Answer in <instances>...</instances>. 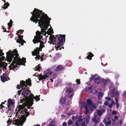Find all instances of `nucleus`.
I'll use <instances>...</instances> for the list:
<instances>
[{"mask_svg":"<svg viewBox=\"0 0 126 126\" xmlns=\"http://www.w3.org/2000/svg\"><path fill=\"white\" fill-rule=\"evenodd\" d=\"M32 15L31 18L30 20L35 22V23L38 22V26L41 28V31L45 33H47L49 35L53 33L52 28L50 26V28L48 29L47 32H46L48 26H50L49 21L51 18H49L46 14L42 12V11L35 8L33 12H31Z\"/></svg>","mask_w":126,"mask_h":126,"instance_id":"nucleus-1","label":"nucleus"},{"mask_svg":"<svg viewBox=\"0 0 126 126\" xmlns=\"http://www.w3.org/2000/svg\"><path fill=\"white\" fill-rule=\"evenodd\" d=\"M6 58L8 62H11L13 60L12 63L9 66L10 70L15 68L18 65H24L26 62V59L23 58L20 59L19 55L16 49L13 51L10 50L6 53Z\"/></svg>","mask_w":126,"mask_h":126,"instance_id":"nucleus-2","label":"nucleus"},{"mask_svg":"<svg viewBox=\"0 0 126 126\" xmlns=\"http://www.w3.org/2000/svg\"><path fill=\"white\" fill-rule=\"evenodd\" d=\"M16 111H17L16 115V117L21 116L20 119L15 120L13 121V124L18 126H22L26 120V117L29 115V113L27 112V110L21 105H19L16 108Z\"/></svg>","mask_w":126,"mask_h":126,"instance_id":"nucleus-3","label":"nucleus"},{"mask_svg":"<svg viewBox=\"0 0 126 126\" xmlns=\"http://www.w3.org/2000/svg\"><path fill=\"white\" fill-rule=\"evenodd\" d=\"M56 36L58 37V41L56 43V38L53 35L50 36L49 37L50 41H48V42L50 44L52 43L54 44L55 43L56 44L55 45V48H56L57 50H59V48L63 44V40H65V36L64 35H56Z\"/></svg>","mask_w":126,"mask_h":126,"instance_id":"nucleus-4","label":"nucleus"},{"mask_svg":"<svg viewBox=\"0 0 126 126\" xmlns=\"http://www.w3.org/2000/svg\"><path fill=\"white\" fill-rule=\"evenodd\" d=\"M40 96V95L39 96H36L34 97L33 94H31L29 97H25L23 100H21V102L23 103V105L24 107H27V108L29 109L30 108V107L32 106L33 104V100L35 99L36 101H39L40 99L39 97Z\"/></svg>","mask_w":126,"mask_h":126,"instance_id":"nucleus-5","label":"nucleus"},{"mask_svg":"<svg viewBox=\"0 0 126 126\" xmlns=\"http://www.w3.org/2000/svg\"><path fill=\"white\" fill-rule=\"evenodd\" d=\"M109 89L110 91L108 93V96L113 97L115 96H116L117 97H115V100L116 103H118V98L119 97V95L121 92L118 91L116 89L114 88L112 83L111 84Z\"/></svg>","mask_w":126,"mask_h":126,"instance_id":"nucleus-6","label":"nucleus"},{"mask_svg":"<svg viewBox=\"0 0 126 126\" xmlns=\"http://www.w3.org/2000/svg\"><path fill=\"white\" fill-rule=\"evenodd\" d=\"M84 107L86 109L84 113L86 114L88 112L89 110H93V109L95 108L96 106L95 104L93 103L91 100L88 99L85 104L84 105Z\"/></svg>","mask_w":126,"mask_h":126,"instance_id":"nucleus-7","label":"nucleus"},{"mask_svg":"<svg viewBox=\"0 0 126 126\" xmlns=\"http://www.w3.org/2000/svg\"><path fill=\"white\" fill-rule=\"evenodd\" d=\"M36 35L34 36V39L33 40V42L35 44L40 42V48L42 49L44 47L43 43L40 41V39L42 37V35H41V33L38 31H37L36 32Z\"/></svg>","mask_w":126,"mask_h":126,"instance_id":"nucleus-8","label":"nucleus"},{"mask_svg":"<svg viewBox=\"0 0 126 126\" xmlns=\"http://www.w3.org/2000/svg\"><path fill=\"white\" fill-rule=\"evenodd\" d=\"M52 72L49 70H46L44 72V73L45 75L42 76L41 75H39L38 78L39 81L41 80H43L46 79L48 77H50L52 76Z\"/></svg>","mask_w":126,"mask_h":126,"instance_id":"nucleus-9","label":"nucleus"},{"mask_svg":"<svg viewBox=\"0 0 126 126\" xmlns=\"http://www.w3.org/2000/svg\"><path fill=\"white\" fill-rule=\"evenodd\" d=\"M31 83V80L29 79H28V80H26V82L23 80L21 81L20 86H19L18 84L17 85V88L18 89H19L20 86L23 89L25 88L24 87H27V85L31 86V85H30Z\"/></svg>","mask_w":126,"mask_h":126,"instance_id":"nucleus-10","label":"nucleus"},{"mask_svg":"<svg viewBox=\"0 0 126 126\" xmlns=\"http://www.w3.org/2000/svg\"><path fill=\"white\" fill-rule=\"evenodd\" d=\"M92 77L90 78V81H91L92 80H93L94 82L96 83H99L100 81V78L96 74L93 76L92 75Z\"/></svg>","mask_w":126,"mask_h":126,"instance_id":"nucleus-11","label":"nucleus"},{"mask_svg":"<svg viewBox=\"0 0 126 126\" xmlns=\"http://www.w3.org/2000/svg\"><path fill=\"white\" fill-rule=\"evenodd\" d=\"M39 49L38 48L36 49H35L34 51L32 53V55L36 56L35 58L36 60H39L40 58V56L39 55Z\"/></svg>","mask_w":126,"mask_h":126,"instance_id":"nucleus-12","label":"nucleus"},{"mask_svg":"<svg viewBox=\"0 0 126 126\" xmlns=\"http://www.w3.org/2000/svg\"><path fill=\"white\" fill-rule=\"evenodd\" d=\"M1 80L3 82H5L9 79L8 74L6 73L3 74L2 76H1Z\"/></svg>","mask_w":126,"mask_h":126,"instance_id":"nucleus-13","label":"nucleus"},{"mask_svg":"<svg viewBox=\"0 0 126 126\" xmlns=\"http://www.w3.org/2000/svg\"><path fill=\"white\" fill-rule=\"evenodd\" d=\"M23 35L18 36V39L16 40L17 42L21 44V45H23L24 43H26V42L23 39Z\"/></svg>","mask_w":126,"mask_h":126,"instance_id":"nucleus-14","label":"nucleus"},{"mask_svg":"<svg viewBox=\"0 0 126 126\" xmlns=\"http://www.w3.org/2000/svg\"><path fill=\"white\" fill-rule=\"evenodd\" d=\"M76 118L78 119V120L75 123L76 126H79L80 124V122L82 121V116L81 115L77 116H76Z\"/></svg>","mask_w":126,"mask_h":126,"instance_id":"nucleus-15","label":"nucleus"},{"mask_svg":"<svg viewBox=\"0 0 126 126\" xmlns=\"http://www.w3.org/2000/svg\"><path fill=\"white\" fill-rule=\"evenodd\" d=\"M7 65V64L6 63L0 62V67L5 69L6 68Z\"/></svg>","mask_w":126,"mask_h":126,"instance_id":"nucleus-16","label":"nucleus"},{"mask_svg":"<svg viewBox=\"0 0 126 126\" xmlns=\"http://www.w3.org/2000/svg\"><path fill=\"white\" fill-rule=\"evenodd\" d=\"M105 111V110L104 109H102L97 110V113L98 115H101Z\"/></svg>","mask_w":126,"mask_h":126,"instance_id":"nucleus-17","label":"nucleus"},{"mask_svg":"<svg viewBox=\"0 0 126 126\" xmlns=\"http://www.w3.org/2000/svg\"><path fill=\"white\" fill-rule=\"evenodd\" d=\"M29 91L28 90L23 89L22 92V94L23 95H27L29 94Z\"/></svg>","mask_w":126,"mask_h":126,"instance_id":"nucleus-18","label":"nucleus"},{"mask_svg":"<svg viewBox=\"0 0 126 126\" xmlns=\"http://www.w3.org/2000/svg\"><path fill=\"white\" fill-rule=\"evenodd\" d=\"M103 122L106 125H110L111 123V121L108 119L104 120Z\"/></svg>","mask_w":126,"mask_h":126,"instance_id":"nucleus-19","label":"nucleus"},{"mask_svg":"<svg viewBox=\"0 0 126 126\" xmlns=\"http://www.w3.org/2000/svg\"><path fill=\"white\" fill-rule=\"evenodd\" d=\"M87 58L90 60L91 59V58L94 55L91 52H88L87 53Z\"/></svg>","mask_w":126,"mask_h":126,"instance_id":"nucleus-20","label":"nucleus"},{"mask_svg":"<svg viewBox=\"0 0 126 126\" xmlns=\"http://www.w3.org/2000/svg\"><path fill=\"white\" fill-rule=\"evenodd\" d=\"M122 99L124 101H126V91H124L123 92L122 95Z\"/></svg>","mask_w":126,"mask_h":126,"instance_id":"nucleus-21","label":"nucleus"},{"mask_svg":"<svg viewBox=\"0 0 126 126\" xmlns=\"http://www.w3.org/2000/svg\"><path fill=\"white\" fill-rule=\"evenodd\" d=\"M65 102V99L64 97H61L60 100V104H63Z\"/></svg>","mask_w":126,"mask_h":126,"instance_id":"nucleus-22","label":"nucleus"},{"mask_svg":"<svg viewBox=\"0 0 126 126\" xmlns=\"http://www.w3.org/2000/svg\"><path fill=\"white\" fill-rule=\"evenodd\" d=\"M63 68V67L61 65H58L55 68L56 70L58 71L62 70Z\"/></svg>","mask_w":126,"mask_h":126,"instance_id":"nucleus-23","label":"nucleus"},{"mask_svg":"<svg viewBox=\"0 0 126 126\" xmlns=\"http://www.w3.org/2000/svg\"><path fill=\"white\" fill-rule=\"evenodd\" d=\"M105 99L107 100H108L109 101H111V102L112 104H115V102L113 101V99H111L110 97H105Z\"/></svg>","mask_w":126,"mask_h":126,"instance_id":"nucleus-24","label":"nucleus"},{"mask_svg":"<svg viewBox=\"0 0 126 126\" xmlns=\"http://www.w3.org/2000/svg\"><path fill=\"white\" fill-rule=\"evenodd\" d=\"M8 103L10 105H13L15 104L14 102L10 99H8Z\"/></svg>","mask_w":126,"mask_h":126,"instance_id":"nucleus-25","label":"nucleus"},{"mask_svg":"<svg viewBox=\"0 0 126 126\" xmlns=\"http://www.w3.org/2000/svg\"><path fill=\"white\" fill-rule=\"evenodd\" d=\"M9 3H6L2 7L4 9H5L6 8H7L8 6H9Z\"/></svg>","mask_w":126,"mask_h":126,"instance_id":"nucleus-26","label":"nucleus"},{"mask_svg":"<svg viewBox=\"0 0 126 126\" xmlns=\"http://www.w3.org/2000/svg\"><path fill=\"white\" fill-rule=\"evenodd\" d=\"M12 21L11 20L10 21V22L8 23V25L9 27V28H8V29H9L12 27Z\"/></svg>","mask_w":126,"mask_h":126,"instance_id":"nucleus-27","label":"nucleus"},{"mask_svg":"<svg viewBox=\"0 0 126 126\" xmlns=\"http://www.w3.org/2000/svg\"><path fill=\"white\" fill-rule=\"evenodd\" d=\"M66 91L68 93H71L73 91V90L72 88H68L67 90Z\"/></svg>","mask_w":126,"mask_h":126,"instance_id":"nucleus-28","label":"nucleus"},{"mask_svg":"<svg viewBox=\"0 0 126 126\" xmlns=\"http://www.w3.org/2000/svg\"><path fill=\"white\" fill-rule=\"evenodd\" d=\"M103 95V94L101 93L100 92L99 93L98 95V97L99 99H101L102 98Z\"/></svg>","mask_w":126,"mask_h":126,"instance_id":"nucleus-29","label":"nucleus"},{"mask_svg":"<svg viewBox=\"0 0 126 126\" xmlns=\"http://www.w3.org/2000/svg\"><path fill=\"white\" fill-rule=\"evenodd\" d=\"M40 64H39L37 66H36L35 68V70H37L40 71L39 69L40 68Z\"/></svg>","mask_w":126,"mask_h":126,"instance_id":"nucleus-30","label":"nucleus"},{"mask_svg":"<svg viewBox=\"0 0 126 126\" xmlns=\"http://www.w3.org/2000/svg\"><path fill=\"white\" fill-rule=\"evenodd\" d=\"M118 119V117L117 116H114L113 118V119L112 120L113 122H115L116 120Z\"/></svg>","mask_w":126,"mask_h":126,"instance_id":"nucleus-31","label":"nucleus"},{"mask_svg":"<svg viewBox=\"0 0 126 126\" xmlns=\"http://www.w3.org/2000/svg\"><path fill=\"white\" fill-rule=\"evenodd\" d=\"M103 82L104 83V85H106L107 83H108L109 82V81L108 80H103Z\"/></svg>","mask_w":126,"mask_h":126,"instance_id":"nucleus-32","label":"nucleus"},{"mask_svg":"<svg viewBox=\"0 0 126 126\" xmlns=\"http://www.w3.org/2000/svg\"><path fill=\"white\" fill-rule=\"evenodd\" d=\"M90 119V117L89 116H88L87 117V118L86 119V122L87 124H88L89 123Z\"/></svg>","mask_w":126,"mask_h":126,"instance_id":"nucleus-33","label":"nucleus"},{"mask_svg":"<svg viewBox=\"0 0 126 126\" xmlns=\"http://www.w3.org/2000/svg\"><path fill=\"white\" fill-rule=\"evenodd\" d=\"M73 124V122L72 121L69 120L68 122V124L69 125H71Z\"/></svg>","mask_w":126,"mask_h":126,"instance_id":"nucleus-34","label":"nucleus"},{"mask_svg":"<svg viewBox=\"0 0 126 126\" xmlns=\"http://www.w3.org/2000/svg\"><path fill=\"white\" fill-rule=\"evenodd\" d=\"M5 59V58L4 57L1 56V57H0V61H3L4 59Z\"/></svg>","mask_w":126,"mask_h":126,"instance_id":"nucleus-35","label":"nucleus"},{"mask_svg":"<svg viewBox=\"0 0 126 126\" xmlns=\"http://www.w3.org/2000/svg\"><path fill=\"white\" fill-rule=\"evenodd\" d=\"M117 112L115 110H113L112 112V114L113 115H115L117 114Z\"/></svg>","mask_w":126,"mask_h":126,"instance_id":"nucleus-36","label":"nucleus"},{"mask_svg":"<svg viewBox=\"0 0 126 126\" xmlns=\"http://www.w3.org/2000/svg\"><path fill=\"white\" fill-rule=\"evenodd\" d=\"M92 120L93 121H94V122H95V123H97V122H99V120H98V121H96V120H95V118H93Z\"/></svg>","mask_w":126,"mask_h":126,"instance_id":"nucleus-37","label":"nucleus"},{"mask_svg":"<svg viewBox=\"0 0 126 126\" xmlns=\"http://www.w3.org/2000/svg\"><path fill=\"white\" fill-rule=\"evenodd\" d=\"M77 84H79L80 83V81L79 79H77L76 80Z\"/></svg>","mask_w":126,"mask_h":126,"instance_id":"nucleus-38","label":"nucleus"},{"mask_svg":"<svg viewBox=\"0 0 126 126\" xmlns=\"http://www.w3.org/2000/svg\"><path fill=\"white\" fill-rule=\"evenodd\" d=\"M11 120L10 119H9L8 120V121H7V123L8 124H9V125H10V124H11Z\"/></svg>","mask_w":126,"mask_h":126,"instance_id":"nucleus-39","label":"nucleus"},{"mask_svg":"<svg viewBox=\"0 0 126 126\" xmlns=\"http://www.w3.org/2000/svg\"><path fill=\"white\" fill-rule=\"evenodd\" d=\"M92 89V87L91 86H90L88 87L87 88V89L89 91H90Z\"/></svg>","mask_w":126,"mask_h":126,"instance_id":"nucleus-40","label":"nucleus"},{"mask_svg":"<svg viewBox=\"0 0 126 126\" xmlns=\"http://www.w3.org/2000/svg\"><path fill=\"white\" fill-rule=\"evenodd\" d=\"M63 126H66L67 123L66 122H64L63 124Z\"/></svg>","mask_w":126,"mask_h":126,"instance_id":"nucleus-41","label":"nucleus"},{"mask_svg":"<svg viewBox=\"0 0 126 126\" xmlns=\"http://www.w3.org/2000/svg\"><path fill=\"white\" fill-rule=\"evenodd\" d=\"M116 107L117 109H118L119 107V105L118 103H116Z\"/></svg>","mask_w":126,"mask_h":126,"instance_id":"nucleus-42","label":"nucleus"},{"mask_svg":"<svg viewBox=\"0 0 126 126\" xmlns=\"http://www.w3.org/2000/svg\"><path fill=\"white\" fill-rule=\"evenodd\" d=\"M104 104L108 106V105L109 103L108 102L106 101L105 102Z\"/></svg>","mask_w":126,"mask_h":126,"instance_id":"nucleus-43","label":"nucleus"},{"mask_svg":"<svg viewBox=\"0 0 126 126\" xmlns=\"http://www.w3.org/2000/svg\"><path fill=\"white\" fill-rule=\"evenodd\" d=\"M6 102V101H5L4 102H2L1 104L0 105V106H2L5 103V102Z\"/></svg>","mask_w":126,"mask_h":126,"instance_id":"nucleus-44","label":"nucleus"},{"mask_svg":"<svg viewBox=\"0 0 126 126\" xmlns=\"http://www.w3.org/2000/svg\"><path fill=\"white\" fill-rule=\"evenodd\" d=\"M85 122H84L83 121V122H81L80 125H85Z\"/></svg>","mask_w":126,"mask_h":126,"instance_id":"nucleus-45","label":"nucleus"},{"mask_svg":"<svg viewBox=\"0 0 126 126\" xmlns=\"http://www.w3.org/2000/svg\"><path fill=\"white\" fill-rule=\"evenodd\" d=\"M23 32V30H19L18 31V33H19V32H20L21 33H22Z\"/></svg>","mask_w":126,"mask_h":126,"instance_id":"nucleus-46","label":"nucleus"},{"mask_svg":"<svg viewBox=\"0 0 126 126\" xmlns=\"http://www.w3.org/2000/svg\"><path fill=\"white\" fill-rule=\"evenodd\" d=\"M108 106L110 108H111L112 106V105L111 104H110L109 105H108Z\"/></svg>","mask_w":126,"mask_h":126,"instance_id":"nucleus-47","label":"nucleus"},{"mask_svg":"<svg viewBox=\"0 0 126 126\" xmlns=\"http://www.w3.org/2000/svg\"><path fill=\"white\" fill-rule=\"evenodd\" d=\"M43 55L40 58V60L41 61H43Z\"/></svg>","mask_w":126,"mask_h":126,"instance_id":"nucleus-48","label":"nucleus"},{"mask_svg":"<svg viewBox=\"0 0 126 126\" xmlns=\"http://www.w3.org/2000/svg\"><path fill=\"white\" fill-rule=\"evenodd\" d=\"M123 122V120H120V124H121Z\"/></svg>","mask_w":126,"mask_h":126,"instance_id":"nucleus-49","label":"nucleus"},{"mask_svg":"<svg viewBox=\"0 0 126 126\" xmlns=\"http://www.w3.org/2000/svg\"><path fill=\"white\" fill-rule=\"evenodd\" d=\"M118 75H116V76L115 77V78L116 79H117L118 78Z\"/></svg>","mask_w":126,"mask_h":126,"instance_id":"nucleus-50","label":"nucleus"},{"mask_svg":"<svg viewBox=\"0 0 126 126\" xmlns=\"http://www.w3.org/2000/svg\"><path fill=\"white\" fill-rule=\"evenodd\" d=\"M74 95V94H73L72 95H70V98H71L72 97H73V95Z\"/></svg>","mask_w":126,"mask_h":126,"instance_id":"nucleus-51","label":"nucleus"},{"mask_svg":"<svg viewBox=\"0 0 126 126\" xmlns=\"http://www.w3.org/2000/svg\"><path fill=\"white\" fill-rule=\"evenodd\" d=\"M116 85L118 86L119 85V83L118 82H116Z\"/></svg>","mask_w":126,"mask_h":126,"instance_id":"nucleus-52","label":"nucleus"},{"mask_svg":"<svg viewBox=\"0 0 126 126\" xmlns=\"http://www.w3.org/2000/svg\"><path fill=\"white\" fill-rule=\"evenodd\" d=\"M49 126H55L52 124H50Z\"/></svg>","mask_w":126,"mask_h":126,"instance_id":"nucleus-53","label":"nucleus"},{"mask_svg":"<svg viewBox=\"0 0 126 126\" xmlns=\"http://www.w3.org/2000/svg\"><path fill=\"white\" fill-rule=\"evenodd\" d=\"M34 126H40V125L39 124H37L36 125H34Z\"/></svg>","mask_w":126,"mask_h":126,"instance_id":"nucleus-54","label":"nucleus"},{"mask_svg":"<svg viewBox=\"0 0 126 126\" xmlns=\"http://www.w3.org/2000/svg\"><path fill=\"white\" fill-rule=\"evenodd\" d=\"M99 126H103V125L101 123H100Z\"/></svg>","mask_w":126,"mask_h":126,"instance_id":"nucleus-55","label":"nucleus"},{"mask_svg":"<svg viewBox=\"0 0 126 126\" xmlns=\"http://www.w3.org/2000/svg\"><path fill=\"white\" fill-rule=\"evenodd\" d=\"M21 91V90H20L18 91V93H19V95Z\"/></svg>","mask_w":126,"mask_h":126,"instance_id":"nucleus-56","label":"nucleus"},{"mask_svg":"<svg viewBox=\"0 0 126 126\" xmlns=\"http://www.w3.org/2000/svg\"><path fill=\"white\" fill-rule=\"evenodd\" d=\"M95 93H97V90H95Z\"/></svg>","mask_w":126,"mask_h":126,"instance_id":"nucleus-57","label":"nucleus"},{"mask_svg":"<svg viewBox=\"0 0 126 126\" xmlns=\"http://www.w3.org/2000/svg\"><path fill=\"white\" fill-rule=\"evenodd\" d=\"M72 118L73 119H74V117L73 116H72Z\"/></svg>","mask_w":126,"mask_h":126,"instance_id":"nucleus-58","label":"nucleus"},{"mask_svg":"<svg viewBox=\"0 0 126 126\" xmlns=\"http://www.w3.org/2000/svg\"><path fill=\"white\" fill-rule=\"evenodd\" d=\"M62 48L63 49V48H64V47H62L61 48H60L59 49L60 50H61V49Z\"/></svg>","mask_w":126,"mask_h":126,"instance_id":"nucleus-59","label":"nucleus"},{"mask_svg":"<svg viewBox=\"0 0 126 126\" xmlns=\"http://www.w3.org/2000/svg\"><path fill=\"white\" fill-rule=\"evenodd\" d=\"M64 116H65L64 115H62V117H64Z\"/></svg>","mask_w":126,"mask_h":126,"instance_id":"nucleus-60","label":"nucleus"},{"mask_svg":"<svg viewBox=\"0 0 126 126\" xmlns=\"http://www.w3.org/2000/svg\"><path fill=\"white\" fill-rule=\"evenodd\" d=\"M50 80L52 81V82H53V80L52 79H50Z\"/></svg>","mask_w":126,"mask_h":126,"instance_id":"nucleus-61","label":"nucleus"},{"mask_svg":"<svg viewBox=\"0 0 126 126\" xmlns=\"http://www.w3.org/2000/svg\"><path fill=\"white\" fill-rule=\"evenodd\" d=\"M69 114L70 115H71V114L70 113V114Z\"/></svg>","mask_w":126,"mask_h":126,"instance_id":"nucleus-62","label":"nucleus"},{"mask_svg":"<svg viewBox=\"0 0 126 126\" xmlns=\"http://www.w3.org/2000/svg\"><path fill=\"white\" fill-rule=\"evenodd\" d=\"M2 28V29L3 30H4V28Z\"/></svg>","mask_w":126,"mask_h":126,"instance_id":"nucleus-63","label":"nucleus"},{"mask_svg":"<svg viewBox=\"0 0 126 126\" xmlns=\"http://www.w3.org/2000/svg\"><path fill=\"white\" fill-rule=\"evenodd\" d=\"M100 104H102V102H100Z\"/></svg>","mask_w":126,"mask_h":126,"instance_id":"nucleus-64","label":"nucleus"}]
</instances>
